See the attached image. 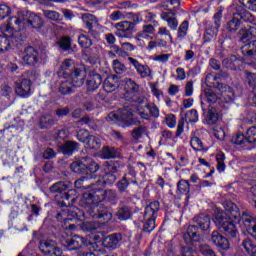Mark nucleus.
Listing matches in <instances>:
<instances>
[{"label":"nucleus","mask_w":256,"mask_h":256,"mask_svg":"<svg viewBox=\"0 0 256 256\" xmlns=\"http://www.w3.org/2000/svg\"><path fill=\"white\" fill-rule=\"evenodd\" d=\"M146 134H147V128L145 126H139L132 130V137L136 141H138V139H141V137H143V135H146Z\"/></svg>","instance_id":"nucleus-50"},{"label":"nucleus","mask_w":256,"mask_h":256,"mask_svg":"<svg viewBox=\"0 0 256 256\" xmlns=\"http://www.w3.org/2000/svg\"><path fill=\"white\" fill-rule=\"evenodd\" d=\"M123 241V236L119 233L110 234L103 238L102 245L106 249L115 250L119 247V243Z\"/></svg>","instance_id":"nucleus-18"},{"label":"nucleus","mask_w":256,"mask_h":256,"mask_svg":"<svg viewBox=\"0 0 256 256\" xmlns=\"http://www.w3.org/2000/svg\"><path fill=\"white\" fill-rule=\"evenodd\" d=\"M204 95L205 99L201 101L202 111L204 115H207L208 123L215 124L219 119L217 107L223 103V100L211 89L205 90Z\"/></svg>","instance_id":"nucleus-4"},{"label":"nucleus","mask_w":256,"mask_h":256,"mask_svg":"<svg viewBox=\"0 0 256 256\" xmlns=\"http://www.w3.org/2000/svg\"><path fill=\"white\" fill-rule=\"evenodd\" d=\"M246 139L248 143H256V127L255 126L247 130Z\"/></svg>","instance_id":"nucleus-56"},{"label":"nucleus","mask_w":256,"mask_h":256,"mask_svg":"<svg viewBox=\"0 0 256 256\" xmlns=\"http://www.w3.org/2000/svg\"><path fill=\"white\" fill-rule=\"evenodd\" d=\"M20 57L26 65H37L39 62V51L33 47H27Z\"/></svg>","instance_id":"nucleus-16"},{"label":"nucleus","mask_w":256,"mask_h":256,"mask_svg":"<svg viewBox=\"0 0 256 256\" xmlns=\"http://www.w3.org/2000/svg\"><path fill=\"white\" fill-rule=\"evenodd\" d=\"M197 226L190 225L187 229V232L184 234L185 243H197L200 241V237L197 235Z\"/></svg>","instance_id":"nucleus-25"},{"label":"nucleus","mask_w":256,"mask_h":256,"mask_svg":"<svg viewBox=\"0 0 256 256\" xmlns=\"http://www.w3.org/2000/svg\"><path fill=\"white\" fill-rule=\"evenodd\" d=\"M112 67L117 75H124V73H127V66L117 59L113 60Z\"/></svg>","instance_id":"nucleus-46"},{"label":"nucleus","mask_w":256,"mask_h":256,"mask_svg":"<svg viewBox=\"0 0 256 256\" xmlns=\"http://www.w3.org/2000/svg\"><path fill=\"white\" fill-rule=\"evenodd\" d=\"M100 157L102 159H115L117 157V150L113 147L105 146L100 152Z\"/></svg>","instance_id":"nucleus-38"},{"label":"nucleus","mask_w":256,"mask_h":256,"mask_svg":"<svg viewBox=\"0 0 256 256\" xmlns=\"http://www.w3.org/2000/svg\"><path fill=\"white\" fill-rule=\"evenodd\" d=\"M31 11L23 10L18 11L16 16L10 17L8 19V24H4L0 27V31L9 37V33H15L14 29H21L25 23H29V16Z\"/></svg>","instance_id":"nucleus-6"},{"label":"nucleus","mask_w":256,"mask_h":256,"mask_svg":"<svg viewBox=\"0 0 256 256\" xmlns=\"http://www.w3.org/2000/svg\"><path fill=\"white\" fill-rule=\"evenodd\" d=\"M184 121H186V123H197V121H199V113L197 112V110L192 109L190 111H188L184 118Z\"/></svg>","instance_id":"nucleus-45"},{"label":"nucleus","mask_w":256,"mask_h":256,"mask_svg":"<svg viewBox=\"0 0 256 256\" xmlns=\"http://www.w3.org/2000/svg\"><path fill=\"white\" fill-rule=\"evenodd\" d=\"M73 60L71 59H67L65 60L61 65L60 68L58 70V75L59 77H64V79H67V77H69V75H73Z\"/></svg>","instance_id":"nucleus-24"},{"label":"nucleus","mask_w":256,"mask_h":256,"mask_svg":"<svg viewBox=\"0 0 256 256\" xmlns=\"http://www.w3.org/2000/svg\"><path fill=\"white\" fill-rule=\"evenodd\" d=\"M236 15H238L242 21H245V23H253L255 21L253 14L243 8V6L236 7Z\"/></svg>","instance_id":"nucleus-30"},{"label":"nucleus","mask_w":256,"mask_h":256,"mask_svg":"<svg viewBox=\"0 0 256 256\" xmlns=\"http://www.w3.org/2000/svg\"><path fill=\"white\" fill-rule=\"evenodd\" d=\"M221 19H223V12L220 10L214 14L213 29H207L204 34L206 41H211V39H215V36L219 31V27H221Z\"/></svg>","instance_id":"nucleus-17"},{"label":"nucleus","mask_w":256,"mask_h":256,"mask_svg":"<svg viewBox=\"0 0 256 256\" xmlns=\"http://www.w3.org/2000/svg\"><path fill=\"white\" fill-rule=\"evenodd\" d=\"M216 161H217V170L220 173H223V171H225V153L223 152H218L216 154Z\"/></svg>","instance_id":"nucleus-47"},{"label":"nucleus","mask_w":256,"mask_h":256,"mask_svg":"<svg viewBox=\"0 0 256 256\" xmlns=\"http://www.w3.org/2000/svg\"><path fill=\"white\" fill-rule=\"evenodd\" d=\"M133 113H137L141 119H145L146 121L151 119V115L147 107H145V103L126 104L122 109H119L117 113L110 112L108 119L110 121H122L127 127H130L131 125H137V120L133 118Z\"/></svg>","instance_id":"nucleus-3"},{"label":"nucleus","mask_w":256,"mask_h":256,"mask_svg":"<svg viewBox=\"0 0 256 256\" xmlns=\"http://www.w3.org/2000/svg\"><path fill=\"white\" fill-rule=\"evenodd\" d=\"M239 3H241L243 7H246V9L256 13V0H239Z\"/></svg>","instance_id":"nucleus-55"},{"label":"nucleus","mask_w":256,"mask_h":256,"mask_svg":"<svg viewBox=\"0 0 256 256\" xmlns=\"http://www.w3.org/2000/svg\"><path fill=\"white\" fill-rule=\"evenodd\" d=\"M109 19L111 21H121V19H125V14L121 11H114L110 14Z\"/></svg>","instance_id":"nucleus-63"},{"label":"nucleus","mask_w":256,"mask_h":256,"mask_svg":"<svg viewBox=\"0 0 256 256\" xmlns=\"http://www.w3.org/2000/svg\"><path fill=\"white\" fill-rule=\"evenodd\" d=\"M195 221L202 231H207L211 225V218L205 214H200L199 216L195 217Z\"/></svg>","instance_id":"nucleus-34"},{"label":"nucleus","mask_w":256,"mask_h":256,"mask_svg":"<svg viewBox=\"0 0 256 256\" xmlns=\"http://www.w3.org/2000/svg\"><path fill=\"white\" fill-rule=\"evenodd\" d=\"M85 145H87L89 149H99V147H101V139L90 134V136H88V139L86 140Z\"/></svg>","instance_id":"nucleus-41"},{"label":"nucleus","mask_w":256,"mask_h":256,"mask_svg":"<svg viewBox=\"0 0 256 256\" xmlns=\"http://www.w3.org/2000/svg\"><path fill=\"white\" fill-rule=\"evenodd\" d=\"M117 187H118L120 193L125 192V190L127 189V187H129V182L127 181V178L123 177V179H121V180L117 183Z\"/></svg>","instance_id":"nucleus-64"},{"label":"nucleus","mask_w":256,"mask_h":256,"mask_svg":"<svg viewBox=\"0 0 256 256\" xmlns=\"http://www.w3.org/2000/svg\"><path fill=\"white\" fill-rule=\"evenodd\" d=\"M41 253L47 256H61V249L53 240H41L39 244Z\"/></svg>","instance_id":"nucleus-15"},{"label":"nucleus","mask_w":256,"mask_h":256,"mask_svg":"<svg viewBox=\"0 0 256 256\" xmlns=\"http://www.w3.org/2000/svg\"><path fill=\"white\" fill-rule=\"evenodd\" d=\"M110 49L112 50V53H114L116 57H127L128 55L125 50L121 49L117 45L111 46Z\"/></svg>","instance_id":"nucleus-59"},{"label":"nucleus","mask_w":256,"mask_h":256,"mask_svg":"<svg viewBox=\"0 0 256 256\" xmlns=\"http://www.w3.org/2000/svg\"><path fill=\"white\" fill-rule=\"evenodd\" d=\"M200 251L203 256H216L215 252L208 245H200Z\"/></svg>","instance_id":"nucleus-61"},{"label":"nucleus","mask_w":256,"mask_h":256,"mask_svg":"<svg viewBox=\"0 0 256 256\" xmlns=\"http://www.w3.org/2000/svg\"><path fill=\"white\" fill-rule=\"evenodd\" d=\"M0 34V53H5V51L9 50V47H17L19 43L23 41V37L21 36L20 31H15L9 33V36L5 35V33L1 32Z\"/></svg>","instance_id":"nucleus-12"},{"label":"nucleus","mask_w":256,"mask_h":256,"mask_svg":"<svg viewBox=\"0 0 256 256\" xmlns=\"http://www.w3.org/2000/svg\"><path fill=\"white\" fill-rule=\"evenodd\" d=\"M116 217L119 221H127L128 219H131V208L128 206L120 207L116 212Z\"/></svg>","instance_id":"nucleus-35"},{"label":"nucleus","mask_w":256,"mask_h":256,"mask_svg":"<svg viewBox=\"0 0 256 256\" xmlns=\"http://www.w3.org/2000/svg\"><path fill=\"white\" fill-rule=\"evenodd\" d=\"M239 27H241V20L237 17H233L226 23V31L233 35V33H237L239 31Z\"/></svg>","instance_id":"nucleus-33"},{"label":"nucleus","mask_w":256,"mask_h":256,"mask_svg":"<svg viewBox=\"0 0 256 256\" xmlns=\"http://www.w3.org/2000/svg\"><path fill=\"white\" fill-rule=\"evenodd\" d=\"M71 171L78 175H89L99 171V164L89 157H83L70 165Z\"/></svg>","instance_id":"nucleus-8"},{"label":"nucleus","mask_w":256,"mask_h":256,"mask_svg":"<svg viewBox=\"0 0 256 256\" xmlns=\"http://www.w3.org/2000/svg\"><path fill=\"white\" fill-rule=\"evenodd\" d=\"M82 21L85 23L86 29H93V26L97 25V17H95L93 14H83Z\"/></svg>","instance_id":"nucleus-37"},{"label":"nucleus","mask_w":256,"mask_h":256,"mask_svg":"<svg viewBox=\"0 0 256 256\" xmlns=\"http://www.w3.org/2000/svg\"><path fill=\"white\" fill-rule=\"evenodd\" d=\"M187 31H189V21L184 20L178 28V34H177L178 41H183V39L187 37Z\"/></svg>","instance_id":"nucleus-39"},{"label":"nucleus","mask_w":256,"mask_h":256,"mask_svg":"<svg viewBox=\"0 0 256 256\" xmlns=\"http://www.w3.org/2000/svg\"><path fill=\"white\" fill-rule=\"evenodd\" d=\"M70 188L71 182L59 181L50 187V192L59 193L64 201H71V205H73L77 201V198L71 197L75 193V190H69Z\"/></svg>","instance_id":"nucleus-11"},{"label":"nucleus","mask_w":256,"mask_h":256,"mask_svg":"<svg viewBox=\"0 0 256 256\" xmlns=\"http://www.w3.org/2000/svg\"><path fill=\"white\" fill-rule=\"evenodd\" d=\"M79 149V143L75 141H68L59 147L60 153L63 155H73Z\"/></svg>","instance_id":"nucleus-27"},{"label":"nucleus","mask_w":256,"mask_h":256,"mask_svg":"<svg viewBox=\"0 0 256 256\" xmlns=\"http://www.w3.org/2000/svg\"><path fill=\"white\" fill-rule=\"evenodd\" d=\"M85 77V68L74 69L71 79H64L60 82L58 88L59 93L62 95H69V93H73V89H75V87H82V85L85 83Z\"/></svg>","instance_id":"nucleus-5"},{"label":"nucleus","mask_w":256,"mask_h":256,"mask_svg":"<svg viewBox=\"0 0 256 256\" xmlns=\"http://www.w3.org/2000/svg\"><path fill=\"white\" fill-rule=\"evenodd\" d=\"M171 15H175V13L163 12L161 14V19L167 22L169 29H172V31H177V27H179V21L176 17H171Z\"/></svg>","instance_id":"nucleus-26"},{"label":"nucleus","mask_w":256,"mask_h":256,"mask_svg":"<svg viewBox=\"0 0 256 256\" xmlns=\"http://www.w3.org/2000/svg\"><path fill=\"white\" fill-rule=\"evenodd\" d=\"M210 241L211 243H213V245H216V247H218L219 249H223V250L229 249V240H227V238H225L223 235H221L217 231L212 232Z\"/></svg>","instance_id":"nucleus-22"},{"label":"nucleus","mask_w":256,"mask_h":256,"mask_svg":"<svg viewBox=\"0 0 256 256\" xmlns=\"http://www.w3.org/2000/svg\"><path fill=\"white\" fill-rule=\"evenodd\" d=\"M128 61L134 67L136 73L141 77V79H153V70L147 64H141L139 60L128 57Z\"/></svg>","instance_id":"nucleus-14"},{"label":"nucleus","mask_w":256,"mask_h":256,"mask_svg":"<svg viewBox=\"0 0 256 256\" xmlns=\"http://www.w3.org/2000/svg\"><path fill=\"white\" fill-rule=\"evenodd\" d=\"M15 91L20 97H27L31 93V80H22L20 84L16 85Z\"/></svg>","instance_id":"nucleus-23"},{"label":"nucleus","mask_w":256,"mask_h":256,"mask_svg":"<svg viewBox=\"0 0 256 256\" xmlns=\"http://www.w3.org/2000/svg\"><path fill=\"white\" fill-rule=\"evenodd\" d=\"M120 86L121 80L119 79V77H117V75L108 76L104 80L103 87L106 93H113V91H117V89H119Z\"/></svg>","instance_id":"nucleus-20"},{"label":"nucleus","mask_w":256,"mask_h":256,"mask_svg":"<svg viewBox=\"0 0 256 256\" xmlns=\"http://www.w3.org/2000/svg\"><path fill=\"white\" fill-rule=\"evenodd\" d=\"M11 15V7L5 4H0V19H5Z\"/></svg>","instance_id":"nucleus-58"},{"label":"nucleus","mask_w":256,"mask_h":256,"mask_svg":"<svg viewBox=\"0 0 256 256\" xmlns=\"http://www.w3.org/2000/svg\"><path fill=\"white\" fill-rule=\"evenodd\" d=\"M190 145H191L192 149H194V151H207V148H205V146H203V142L197 136H193L190 139Z\"/></svg>","instance_id":"nucleus-43"},{"label":"nucleus","mask_w":256,"mask_h":256,"mask_svg":"<svg viewBox=\"0 0 256 256\" xmlns=\"http://www.w3.org/2000/svg\"><path fill=\"white\" fill-rule=\"evenodd\" d=\"M115 181H117V176H115L114 174H111V173L106 174L103 178V183L105 185H113V183H115Z\"/></svg>","instance_id":"nucleus-62"},{"label":"nucleus","mask_w":256,"mask_h":256,"mask_svg":"<svg viewBox=\"0 0 256 256\" xmlns=\"http://www.w3.org/2000/svg\"><path fill=\"white\" fill-rule=\"evenodd\" d=\"M227 205L230 208L226 209V211L231 213V215L229 216L227 212H218L215 214L214 223L216 227H218L226 237L233 238L237 237L238 234L237 227L235 226V222H237L241 225L242 229L247 231L250 237L256 240V217L246 213H243L241 216L238 212L237 205L232 202H228ZM233 219H235V221H233Z\"/></svg>","instance_id":"nucleus-1"},{"label":"nucleus","mask_w":256,"mask_h":256,"mask_svg":"<svg viewBox=\"0 0 256 256\" xmlns=\"http://www.w3.org/2000/svg\"><path fill=\"white\" fill-rule=\"evenodd\" d=\"M89 178L83 176L74 182L75 189H89Z\"/></svg>","instance_id":"nucleus-49"},{"label":"nucleus","mask_w":256,"mask_h":256,"mask_svg":"<svg viewBox=\"0 0 256 256\" xmlns=\"http://www.w3.org/2000/svg\"><path fill=\"white\" fill-rule=\"evenodd\" d=\"M232 143H234V145H245V143H249V141L245 135L238 133L232 137Z\"/></svg>","instance_id":"nucleus-52"},{"label":"nucleus","mask_w":256,"mask_h":256,"mask_svg":"<svg viewBox=\"0 0 256 256\" xmlns=\"http://www.w3.org/2000/svg\"><path fill=\"white\" fill-rule=\"evenodd\" d=\"M241 53L244 57H255L256 55V40H252L241 47Z\"/></svg>","instance_id":"nucleus-29"},{"label":"nucleus","mask_w":256,"mask_h":256,"mask_svg":"<svg viewBox=\"0 0 256 256\" xmlns=\"http://www.w3.org/2000/svg\"><path fill=\"white\" fill-rule=\"evenodd\" d=\"M125 93V99L131 101V103H146L147 98L139 96V85L136 84L131 78H125L123 80Z\"/></svg>","instance_id":"nucleus-9"},{"label":"nucleus","mask_w":256,"mask_h":256,"mask_svg":"<svg viewBox=\"0 0 256 256\" xmlns=\"http://www.w3.org/2000/svg\"><path fill=\"white\" fill-rule=\"evenodd\" d=\"M101 201L113 203L117 201V193L113 190H103L93 188L91 191L85 192L80 200L81 207L87 209V214L92 219H101L104 223H109L113 219V213L107 208L95 206Z\"/></svg>","instance_id":"nucleus-2"},{"label":"nucleus","mask_w":256,"mask_h":256,"mask_svg":"<svg viewBox=\"0 0 256 256\" xmlns=\"http://www.w3.org/2000/svg\"><path fill=\"white\" fill-rule=\"evenodd\" d=\"M44 24L45 22L43 21L41 15L30 12V16L28 18V25H31L33 29H41Z\"/></svg>","instance_id":"nucleus-31"},{"label":"nucleus","mask_w":256,"mask_h":256,"mask_svg":"<svg viewBox=\"0 0 256 256\" xmlns=\"http://www.w3.org/2000/svg\"><path fill=\"white\" fill-rule=\"evenodd\" d=\"M57 120L53 118L51 115H43L40 118V128L41 129H49L50 127H53L55 125Z\"/></svg>","instance_id":"nucleus-36"},{"label":"nucleus","mask_w":256,"mask_h":256,"mask_svg":"<svg viewBox=\"0 0 256 256\" xmlns=\"http://www.w3.org/2000/svg\"><path fill=\"white\" fill-rule=\"evenodd\" d=\"M43 15L50 21H63V16L55 10H43Z\"/></svg>","instance_id":"nucleus-42"},{"label":"nucleus","mask_w":256,"mask_h":256,"mask_svg":"<svg viewBox=\"0 0 256 256\" xmlns=\"http://www.w3.org/2000/svg\"><path fill=\"white\" fill-rule=\"evenodd\" d=\"M115 36L120 39H131L135 33V23L129 21H122L115 24Z\"/></svg>","instance_id":"nucleus-13"},{"label":"nucleus","mask_w":256,"mask_h":256,"mask_svg":"<svg viewBox=\"0 0 256 256\" xmlns=\"http://www.w3.org/2000/svg\"><path fill=\"white\" fill-rule=\"evenodd\" d=\"M78 43L80 46H82L84 49H89V47H91V45H93V42L89 39V37L81 34L78 37Z\"/></svg>","instance_id":"nucleus-53"},{"label":"nucleus","mask_w":256,"mask_h":256,"mask_svg":"<svg viewBox=\"0 0 256 256\" xmlns=\"http://www.w3.org/2000/svg\"><path fill=\"white\" fill-rule=\"evenodd\" d=\"M166 125L170 129L175 128V125H177V118L175 117V115H173V114L166 115Z\"/></svg>","instance_id":"nucleus-60"},{"label":"nucleus","mask_w":256,"mask_h":256,"mask_svg":"<svg viewBox=\"0 0 256 256\" xmlns=\"http://www.w3.org/2000/svg\"><path fill=\"white\" fill-rule=\"evenodd\" d=\"M101 83H103V78L100 74L92 72L86 81L87 93H94V91H97L101 86Z\"/></svg>","instance_id":"nucleus-19"},{"label":"nucleus","mask_w":256,"mask_h":256,"mask_svg":"<svg viewBox=\"0 0 256 256\" xmlns=\"http://www.w3.org/2000/svg\"><path fill=\"white\" fill-rule=\"evenodd\" d=\"M66 243L70 251H77V249H81L82 247H87V245H89L85 238L77 235L73 236L72 238H68Z\"/></svg>","instance_id":"nucleus-21"},{"label":"nucleus","mask_w":256,"mask_h":256,"mask_svg":"<svg viewBox=\"0 0 256 256\" xmlns=\"http://www.w3.org/2000/svg\"><path fill=\"white\" fill-rule=\"evenodd\" d=\"M81 229L86 232L96 231V229H99V223L95 221H86L82 223Z\"/></svg>","instance_id":"nucleus-48"},{"label":"nucleus","mask_w":256,"mask_h":256,"mask_svg":"<svg viewBox=\"0 0 256 256\" xmlns=\"http://www.w3.org/2000/svg\"><path fill=\"white\" fill-rule=\"evenodd\" d=\"M144 103L147 111H149L150 117H154L155 119H157V117H159V107H157V105L155 104L147 103V100Z\"/></svg>","instance_id":"nucleus-51"},{"label":"nucleus","mask_w":256,"mask_h":256,"mask_svg":"<svg viewBox=\"0 0 256 256\" xmlns=\"http://www.w3.org/2000/svg\"><path fill=\"white\" fill-rule=\"evenodd\" d=\"M159 201H154L146 206L144 211V226L143 231L151 233L155 229V220L157 219V213L159 212Z\"/></svg>","instance_id":"nucleus-10"},{"label":"nucleus","mask_w":256,"mask_h":256,"mask_svg":"<svg viewBox=\"0 0 256 256\" xmlns=\"http://www.w3.org/2000/svg\"><path fill=\"white\" fill-rule=\"evenodd\" d=\"M58 45L60 49H63L64 51H68V49H71V38L65 36L58 41Z\"/></svg>","instance_id":"nucleus-54"},{"label":"nucleus","mask_w":256,"mask_h":256,"mask_svg":"<svg viewBox=\"0 0 256 256\" xmlns=\"http://www.w3.org/2000/svg\"><path fill=\"white\" fill-rule=\"evenodd\" d=\"M219 90L222 93V97L225 101V103H231V101L235 100V93L233 92V89L225 84L219 85Z\"/></svg>","instance_id":"nucleus-28"},{"label":"nucleus","mask_w":256,"mask_h":256,"mask_svg":"<svg viewBox=\"0 0 256 256\" xmlns=\"http://www.w3.org/2000/svg\"><path fill=\"white\" fill-rule=\"evenodd\" d=\"M177 189L178 193L181 195H189V192L191 191V185L189 184V181L182 179L177 183Z\"/></svg>","instance_id":"nucleus-40"},{"label":"nucleus","mask_w":256,"mask_h":256,"mask_svg":"<svg viewBox=\"0 0 256 256\" xmlns=\"http://www.w3.org/2000/svg\"><path fill=\"white\" fill-rule=\"evenodd\" d=\"M242 246L248 255L256 256V245L251 241V239L244 240Z\"/></svg>","instance_id":"nucleus-44"},{"label":"nucleus","mask_w":256,"mask_h":256,"mask_svg":"<svg viewBox=\"0 0 256 256\" xmlns=\"http://www.w3.org/2000/svg\"><path fill=\"white\" fill-rule=\"evenodd\" d=\"M91 134H89L88 130H79L76 137L78 139V141H80V143H87V140L89 139V136Z\"/></svg>","instance_id":"nucleus-57"},{"label":"nucleus","mask_w":256,"mask_h":256,"mask_svg":"<svg viewBox=\"0 0 256 256\" xmlns=\"http://www.w3.org/2000/svg\"><path fill=\"white\" fill-rule=\"evenodd\" d=\"M155 34V26L151 25V24H147V25H144L142 27V31L139 32L137 35H136V39L138 41H143V39H147L149 38L148 35H154Z\"/></svg>","instance_id":"nucleus-32"},{"label":"nucleus","mask_w":256,"mask_h":256,"mask_svg":"<svg viewBox=\"0 0 256 256\" xmlns=\"http://www.w3.org/2000/svg\"><path fill=\"white\" fill-rule=\"evenodd\" d=\"M61 217L64 221V229L75 231L77 229V225L69 224V221H83V219H85V212L75 207L64 208L60 213L57 214L58 221H61Z\"/></svg>","instance_id":"nucleus-7"}]
</instances>
